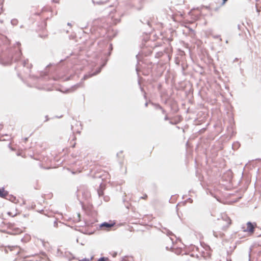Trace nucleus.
<instances>
[{
	"label": "nucleus",
	"instance_id": "8",
	"mask_svg": "<svg viewBox=\"0 0 261 261\" xmlns=\"http://www.w3.org/2000/svg\"><path fill=\"white\" fill-rule=\"evenodd\" d=\"M147 197H148L147 195L146 194H145L143 195V196H142L141 197V198L146 200V199H147Z\"/></svg>",
	"mask_w": 261,
	"mask_h": 261
},
{
	"label": "nucleus",
	"instance_id": "9",
	"mask_svg": "<svg viewBox=\"0 0 261 261\" xmlns=\"http://www.w3.org/2000/svg\"><path fill=\"white\" fill-rule=\"evenodd\" d=\"M185 204V203H181V204H178L177 205L178 211L179 210V207L180 206V205H184Z\"/></svg>",
	"mask_w": 261,
	"mask_h": 261
},
{
	"label": "nucleus",
	"instance_id": "6",
	"mask_svg": "<svg viewBox=\"0 0 261 261\" xmlns=\"http://www.w3.org/2000/svg\"><path fill=\"white\" fill-rule=\"evenodd\" d=\"M14 250L17 253V254L22 257H24L23 251H22L20 248L17 246L14 247Z\"/></svg>",
	"mask_w": 261,
	"mask_h": 261
},
{
	"label": "nucleus",
	"instance_id": "12",
	"mask_svg": "<svg viewBox=\"0 0 261 261\" xmlns=\"http://www.w3.org/2000/svg\"><path fill=\"white\" fill-rule=\"evenodd\" d=\"M28 141V138L24 139V142H26Z\"/></svg>",
	"mask_w": 261,
	"mask_h": 261
},
{
	"label": "nucleus",
	"instance_id": "13",
	"mask_svg": "<svg viewBox=\"0 0 261 261\" xmlns=\"http://www.w3.org/2000/svg\"><path fill=\"white\" fill-rule=\"evenodd\" d=\"M75 143H74V144H73V145L72 146V147H75Z\"/></svg>",
	"mask_w": 261,
	"mask_h": 261
},
{
	"label": "nucleus",
	"instance_id": "3",
	"mask_svg": "<svg viewBox=\"0 0 261 261\" xmlns=\"http://www.w3.org/2000/svg\"><path fill=\"white\" fill-rule=\"evenodd\" d=\"M115 223L113 222H110L109 223L104 222L101 224L100 227H101V228H103L104 230H109L112 227L114 226L115 225Z\"/></svg>",
	"mask_w": 261,
	"mask_h": 261
},
{
	"label": "nucleus",
	"instance_id": "1",
	"mask_svg": "<svg viewBox=\"0 0 261 261\" xmlns=\"http://www.w3.org/2000/svg\"><path fill=\"white\" fill-rule=\"evenodd\" d=\"M231 224V219L225 214H222L221 218H218L216 222V225L218 228L224 231H226Z\"/></svg>",
	"mask_w": 261,
	"mask_h": 261
},
{
	"label": "nucleus",
	"instance_id": "4",
	"mask_svg": "<svg viewBox=\"0 0 261 261\" xmlns=\"http://www.w3.org/2000/svg\"><path fill=\"white\" fill-rule=\"evenodd\" d=\"M197 260L198 257L192 254H188L186 258V261H197Z\"/></svg>",
	"mask_w": 261,
	"mask_h": 261
},
{
	"label": "nucleus",
	"instance_id": "10",
	"mask_svg": "<svg viewBox=\"0 0 261 261\" xmlns=\"http://www.w3.org/2000/svg\"><path fill=\"white\" fill-rule=\"evenodd\" d=\"M80 261H90V260L88 258H83L81 260H80Z\"/></svg>",
	"mask_w": 261,
	"mask_h": 261
},
{
	"label": "nucleus",
	"instance_id": "7",
	"mask_svg": "<svg viewBox=\"0 0 261 261\" xmlns=\"http://www.w3.org/2000/svg\"><path fill=\"white\" fill-rule=\"evenodd\" d=\"M22 232V230L21 229L19 228H16L13 229L12 232H11V234L16 235V234H19Z\"/></svg>",
	"mask_w": 261,
	"mask_h": 261
},
{
	"label": "nucleus",
	"instance_id": "2",
	"mask_svg": "<svg viewBox=\"0 0 261 261\" xmlns=\"http://www.w3.org/2000/svg\"><path fill=\"white\" fill-rule=\"evenodd\" d=\"M256 227V224L255 223L248 222L246 223V226L242 227V229L243 231L247 232L249 235H252L253 234Z\"/></svg>",
	"mask_w": 261,
	"mask_h": 261
},
{
	"label": "nucleus",
	"instance_id": "5",
	"mask_svg": "<svg viewBox=\"0 0 261 261\" xmlns=\"http://www.w3.org/2000/svg\"><path fill=\"white\" fill-rule=\"evenodd\" d=\"M8 195V192L6 191L4 188H0V197L6 198Z\"/></svg>",
	"mask_w": 261,
	"mask_h": 261
},
{
	"label": "nucleus",
	"instance_id": "11",
	"mask_svg": "<svg viewBox=\"0 0 261 261\" xmlns=\"http://www.w3.org/2000/svg\"><path fill=\"white\" fill-rule=\"evenodd\" d=\"M227 1V0H223V4H225Z\"/></svg>",
	"mask_w": 261,
	"mask_h": 261
}]
</instances>
